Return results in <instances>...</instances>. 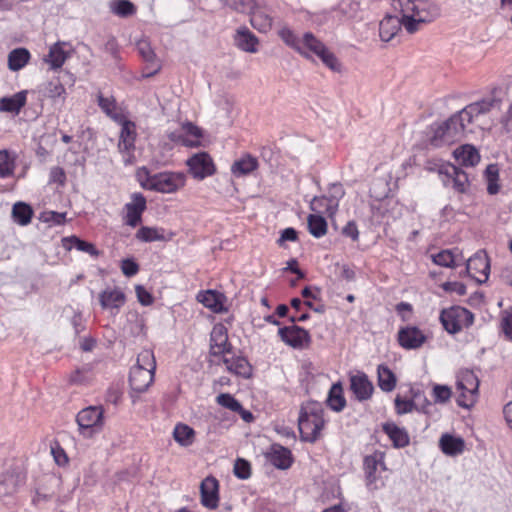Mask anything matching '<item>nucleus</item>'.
<instances>
[{
  "instance_id": "33",
  "label": "nucleus",
  "mask_w": 512,
  "mask_h": 512,
  "mask_svg": "<svg viewBox=\"0 0 512 512\" xmlns=\"http://www.w3.org/2000/svg\"><path fill=\"white\" fill-rule=\"evenodd\" d=\"M453 155L461 166L474 167L480 162V154L478 150L470 144L458 147L453 152Z\"/></svg>"
},
{
  "instance_id": "7",
  "label": "nucleus",
  "mask_w": 512,
  "mask_h": 512,
  "mask_svg": "<svg viewBox=\"0 0 512 512\" xmlns=\"http://www.w3.org/2000/svg\"><path fill=\"white\" fill-rule=\"evenodd\" d=\"M363 471L365 483L369 490H378L384 487L385 482L381 473L387 471L385 453L380 450H375L373 453L364 456Z\"/></svg>"
},
{
  "instance_id": "52",
  "label": "nucleus",
  "mask_w": 512,
  "mask_h": 512,
  "mask_svg": "<svg viewBox=\"0 0 512 512\" xmlns=\"http://www.w3.org/2000/svg\"><path fill=\"white\" fill-rule=\"evenodd\" d=\"M498 102L495 99H486L475 104L467 106L465 109H472L468 111L470 120L473 122L480 114L490 111Z\"/></svg>"
},
{
  "instance_id": "6",
  "label": "nucleus",
  "mask_w": 512,
  "mask_h": 512,
  "mask_svg": "<svg viewBox=\"0 0 512 512\" xmlns=\"http://www.w3.org/2000/svg\"><path fill=\"white\" fill-rule=\"evenodd\" d=\"M79 434L84 438H91L99 433L105 423L104 408L101 405L88 406L81 409L76 415Z\"/></svg>"
},
{
  "instance_id": "57",
  "label": "nucleus",
  "mask_w": 512,
  "mask_h": 512,
  "mask_svg": "<svg viewBox=\"0 0 512 512\" xmlns=\"http://www.w3.org/2000/svg\"><path fill=\"white\" fill-rule=\"evenodd\" d=\"M432 261L443 267L453 268L455 266V257L450 250H441L437 254L432 255Z\"/></svg>"
},
{
  "instance_id": "16",
  "label": "nucleus",
  "mask_w": 512,
  "mask_h": 512,
  "mask_svg": "<svg viewBox=\"0 0 512 512\" xmlns=\"http://www.w3.org/2000/svg\"><path fill=\"white\" fill-rule=\"evenodd\" d=\"M468 275L478 284L485 283L490 275V260L484 250L477 251L466 263Z\"/></svg>"
},
{
  "instance_id": "54",
  "label": "nucleus",
  "mask_w": 512,
  "mask_h": 512,
  "mask_svg": "<svg viewBox=\"0 0 512 512\" xmlns=\"http://www.w3.org/2000/svg\"><path fill=\"white\" fill-rule=\"evenodd\" d=\"M317 57L322 61V63L334 72H341L342 65L336 55L326 46L321 51Z\"/></svg>"
},
{
  "instance_id": "8",
  "label": "nucleus",
  "mask_w": 512,
  "mask_h": 512,
  "mask_svg": "<svg viewBox=\"0 0 512 512\" xmlns=\"http://www.w3.org/2000/svg\"><path fill=\"white\" fill-rule=\"evenodd\" d=\"M456 391L459 406L469 408L476 403L479 395V379L472 370L463 369L458 372Z\"/></svg>"
},
{
  "instance_id": "35",
  "label": "nucleus",
  "mask_w": 512,
  "mask_h": 512,
  "mask_svg": "<svg viewBox=\"0 0 512 512\" xmlns=\"http://www.w3.org/2000/svg\"><path fill=\"white\" fill-rule=\"evenodd\" d=\"M377 385L385 393L392 392L397 386L396 374L386 365L380 364L377 366Z\"/></svg>"
},
{
  "instance_id": "49",
  "label": "nucleus",
  "mask_w": 512,
  "mask_h": 512,
  "mask_svg": "<svg viewBox=\"0 0 512 512\" xmlns=\"http://www.w3.org/2000/svg\"><path fill=\"white\" fill-rule=\"evenodd\" d=\"M302 297L305 299L304 304L315 312L322 313L324 312V305H314L312 300L320 301L321 290L318 287H310L306 286L302 289L301 292Z\"/></svg>"
},
{
  "instance_id": "4",
  "label": "nucleus",
  "mask_w": 512,
  "mask_h": 512,
  "mask_svg": "<svg viewBox=\"0 0 512 512\" xmlns=\"http://www.w3.org/2000/svg\"><path fill=\"white\" fill-rule=\"evenodd\" d=\"M138 177L144 189L163 194L176 193L183 189L187 182V176L184 172L164 171L150 174L145 167L138 171Z\"/></svg>"
},
{
  "instance_id": "11",
  "label": "nucleus",
  "mask_w": 512,
  "mask_h": 512,
  "mask_svg": "<svg viewBox=\"0 0 512 512\" xmlns=\"http://www.w3.org/2000/svg\"><path fill=\"white\" fill-rule=\"evenodd\" d=\"M121 126L118 141V150L122 154L126 165L133 164L135 161V142L137 138L136 124L128 118L118 123Z\"/></svg>"
},
{
  "instance_id": "38",
  "label": "nucleus",
  "mask_w": 512,
  "mask_h": 512,
  "mask_svg": "<svg viewBox=\"0 0 512 512\" xmlns=\"http://www.w3.org/2000/svg\"><path fill=\"white\" fill-rule=\"evenodd\" d=\"M326 404L331 410L335 412H341L345 409L347 401L344 396V390L341 382L332 384L328 392Z\"/></svg>"
},
{
  "instance_id": "48",
  "label": "nucleus",
  "mask_w": 512,
  "mask_h": 512,
  "mask_svg": "<svg viewBox=\"0 0 512 512\" xmlns=\"http://www.w3.org/2000/svg\"><path fill=\"white\" fill-rule=\"evenodd\" d=\"M137 240L141 242L164 241V229L157 227L142 226L135 234Z\"/></svg>"
},
{
  "instance_id": "2",
  "label": "nucleus",
  "mask_w": 512,
  "mask_h": 512,
  "mask_svg": "<svg viewBox=\"0 0 512 512\" xmlns=\"http://www.w3.org/2000/svg\"><path fill=\"white\" fill-rule=\"evenodd\" d=\"M471 109H463L452 115L446 121L432 127L433 134L430 137V144L434 147L443 145H451L462 140L468 132H472L468 111Z\"/></svg>"
},
{
  "instance_id": "61",
  "label": "nucleus",
  "mask_w": 512,
  "mask_h": 512,
  "mask_svg": "<svg viewBox=\"0 0 512 512\" xmlns=\"http://www.w3.org/2000/svg\"><path fill=\"white\" fill-rule=\"evenodd\" d=\"M501 330L508 340L512 341V308L501 314Z\"/></svg>"
},
{
  "instance_id": "26",
  "label": "nucleus",
  "mask_w": 512,
  "mask_h": 512,
  "mask_svg": "<svg viewBox=\"0 0 512 512\" xmlns=\"http://www.w3.org/2000/svg\"><path fill=\"white\" fill-rule=\"evenodd\" d=\"M126 302V295L121 288H106L99 294L102 309L119 310Z\"/></svg>"
},
{
  "instance_id": "36",
  "label": "nucleus",
  "mask_w": 512,
  "mask_h": 512,
  "mask_svg": "<svg viewBox=\"0 0 512 512\" xmlns=\"http://www.w3.org/2000/svg\"><path fill=\"white\" fill-rule=\"evenodd\" d=\"M65 45L64 42H57L50 47L49 53L44 58V61L49 64L50 69H60L68 59L69 53L65 51Z\"/></svg>"
},
{
  "instance_id": "63",
  "label": "nucleus",
  "mask_w": 512,
  "mask_h": 512,
  "mask_svg": "<svg viewBox=\"0 0 512 512\" xmlns=\"http://www.w3.org/2000/svg\"><path fill=\"white\" fill-rule=\"evenodd\" d=\"M121 271L126 277H133L139 272V264L132 258L121 261Z\"/></svg>"
},
{
  "instance_id": "27",
  "label": "nucleus",
  "mask_w": 512,
  "mask_h": 512,
  "mask_svg": "<svg viewBox=\"0 0 512 512\" xmlns=\"http://www.w3.org/2000/svg\"><path fill=\"white\" fill-rule=\"evenodd\" d=\"M382 431L391 440L394 448H404L409 445L410 437L405 428L399 427L394 422H386L382 425Z\"/></svg>"
},
{
  "instance_id": "64",
  "label": "nucleus",
  "mask_w": 512,
  "mask_h": 512,
  "mask_svg": "<svg viewBox=\"0 0 512 512\" xmlns=\"http://www.w3.org/2000/svg\"><path fill=\"white\" fill-rule=\"evenodd\" d=\"M441 288L447 293H455L458 296H464L467 293L466 285L458 281L445 282L441 285Z\"/></svg>"
},
{
  "instance_id": "10",
  "label": "nucleus",
  "mask_w": 512,
  "mask_h": 512,
  "mask_svg": "<svg viewBox=\"0 0 512 512\" xmlns=\"http://www.w3.org/2000/svg\"><path fill=\"white\" fill-rule=\"evenodd\" d=\"M437 171L444 186H451L459 194L468 192L470 181L467 173L461 168L452 163H443L439 165Z\"/></svg>"
},
{
  "instance_id": "12",
  "label": "nucleus",
  "mask_w": 512,
  "mask_h": 512,
  "mask_svg": "<svg viewBox=\"0 0 512 512\" xmlns=\"http://www.w3.org/2000/svg\"><path fill=\"white\" fill-rule=\"evenodd\" d=\"M334 190L330 196H316L313 198L310 204V209L318 215H327L333 217L339 206V200L344 195V191L340 184H333L331 186Z\"/></svg>"
},
{
  "instance_id": "45",
  "label": "nucleus",
  "mask_w": 512,
  "mask_h": 512,
  "mask_svg": "<svg viewBox=\"0 0 512 512\" xmlns=\"http://www.w3.org/2000/svg\"><path fill=\"white\" fill-rule=\"evenodd\" d=\"M250 23L260 33H267L272 29L273 18L265 11L257 10L252 13Z\"/></svg>"
},
{
  "instance_id": "55",
  "label": "nucleus",
  "mask_w": 512,
  "mask_h": 512,
  "mask_svg": "<svg viewBox=\"0 0 512 512\" xmlns=\"http://www.w3.org/2000/svg\"><path fill=\"white\" fill-rule=\"evenodd\" d=\"M15 169L14 159L7 150L0 151V178L12 176Z\"/></svg>"
},
{
  "instance_id": "21",
  "label": "nucleus",
  "mask_w": 512,
  "mask_h": 512,
  "mask_svg": "<svg viewBox=\"0 0 512 512\" xmlns=\"http://www.w3.org/2000/svg\"><path fill=\"white\" fill-rule=\"evenodd\" d=\"M146 208V198L141 193L134 194L132 196V201L125 204V224L132 228L138 226L142 222V215Z\"/></svg>"
},
{
  "instance_id": "14",
  "label": "nucleus",
  "mask_w": 512,
  "mask_h": 512,
  "mask_svg": "<svg viewBox=\"0 0 512 512\" xmlns=\"http://www.w3.org/2000/svg\"><path fill=\"white\" fill-rule=\"evenodd\" d=\"M186 165L191 176L196 180H203L216 173V166L207 152H199L187 159Z\"/></svg>"
},
{
  "instance_id": "51",
  "label": "nucleus",
  "mask_w": 512,
  "mask_h": 512,
  "mask_svg": "<svg viewBox=\"0 0 512 512\" xmlns=\"http://www.w3.org/2000/svg\"><path fill=\"white\" fill-rule=\"evenodd\" d=\"M301 46L307 53L310 52L316 56L326 48V45L311 32L304 33Z\"/></svg>"
},
{
  "instance_id": "32",
  "label": "nucleus",
  "mask_w": 512,
  "mask_h": 512,
  "mask_svg": "<svg viewBox=\"0 0 512 512\" xmlns=\"http://www.w3.org/2000/svg\"><path fill=\"white\" fill-rule=\"evenodd\" d=\"M27 94V90H22L12 96L0 98V112L19 114L27 103Z\"/></svg>"
},
{
  "instance_id": "25",
  "label": "nucleus",
  "mask_w": 512,
  "mask_h": 512,
  "mask_svg": "<svg viewBox=\"0 0 512 512\" xmlns=\"http://www.w3.org/2000/svg\"><path fill=\"white\" fill-rule=\"evenodd\" d=\"M222 362L230 373L244 378H249L252 375V366L243 356L235 355L232 352V354L224 356Z\"/></svg>"
},
{
  "instance_id": "19",
  "label": "nucleus",
  "mask_w": 512,
  "mask_h": 512,
  "mask_svg": "<svg viewBox=\"0 0 512 512\" xmlns=\"http://www.w3.org/2000/svg\"><path fill=\"white\" fill-rule=\"evenodd\" d=\"M209 353L214 357H224L232 354V345L228 340V331L222 324L213 327L210 335Z\"/></svg>"
},
{
  "instance_id": "56",
  "label": "nucleus",
  "mask_w": 512,
  "mask_h": 512,
  "mask_svg": "<svg viewBox=\"0 0 512 512\" xmlns=\"http://www.w3.org/2000/svg\"><path fill=\"white\" fill-rule=\"evenodd\" d=\"M46 96L51 99L62 98L65 100L66 89L59 79L51 80L45 84Z\"/></svg>"
},
{
  "instance_id": "62",
  "label": "nucleus",
  "mask_w": 512,
  "mask_h": 512,
  "mask_svg": "<svg viewBox=\"0 0 512 512\" xmlns=\"http://www.w3.org/2000/svg\"><path fill=\"white\" fill-rule=\"evenodd\" d=\"M123 392L119 386H110L105 393V402L117 406L122 400Z\"/></svg>"
},
{
  "instance_id": "15",
  "label": "nucleus",
  "mask_w": 512,
  "mask_h": 512,
  "mask_svg": "<svg viewBox=\"0 0 512 512\" xmlns=\"http://www.w3.org/2000/svg\"><path fill=\"white\" fill-rule=\"evenodd\" d=\"M202 137V130L192 122L182 123L180 130L168 134L170 141L190 148L201 146Z\"/></svg>"
},
{
  "instance_id": "50",
  "label": "nucleus",
  "mask_w": 512,
  "mask_h": 512,
  "mask_svg": "<svg viewBox=\"0 0 512 512\" xmlns=\"http://www.w3.org/2000/svg\"><path fill=\"white\" fill-rule=\"evenodd\" d=\"M484 177L487 183V192L495 195L500 190L499 185V168L496 164H490L486 167Z\"/></svg>"
},
{
  "instance_id": "58",
  "label": "nucleus",
  "mask_w": 512,
  "mask_h": 512,
  "mask_svg": "<svg viewBox=\"0 0 512 512\" xmlns=\"http://www.w3.org/2000/svg\"><path fill=\"white\" fill-rule=\"evenodd\" d=\"M216 401L222 407L227 408L233 412L241 410V403L229 393L219 394L216 398Z\"/></svg>"
},
{
  "instance_id": "43",
  "label": "nucleus",
  "mask_w": 512,
  "mask_h": 512,
  "mask_svg": "<svg viewBox=\"0 0 512 512\" xmlns=\"http://www.w3.org/2000/svg\"><path fill=\"white\" fill-rule=\"evenodd\" d=\"M197 299L205 307L211 309L213 312H221L223 310V302L221 300V294L213 290H207L200 292L197 295Z\"/></svg>"
},
{
  "instance_id": "1",
  "label": "nucleus",
  "mask_w": 512,
  "mask_h": 512,
  "mask_svg": "<svg viewBox=\"0 0 512 512\" xmlns=\"http://www.w3.org/2000/svg\"><path fill=\"white\" fill-rule=\"evenodd\" d=\"M392 6L399 13L402 25L410 34L440 16V8L427 0H393Z\"/></svg>"
},
{
  "instance_id": "47",
  "label": "nucleus",
  "mask_w": 512,
  "mask_h": 512,
  "mask_svg": "<svg viewBox=\"0 0 512 512\" xmlns=\"http://www.w3.org/2000/svg\"><path fill=\"white\" fill-rule=\"evenodd\" d=\"M95 380V373L90 366H83L73 371L69 383L73 385H88Z\"/></svg>"
},
{
  "instance_id": "23",
  "label": "nucleus",
  "mask_w": 512,
  "mask_h": 512,
  "mask_svg": "<svg viewBox=\"0 0 512 512\" xmlns=\"http://www.w3.org/2000/svg\"><path fill=\"white\" fill-rule=\"evenodd\" d=\"M266 458L273 466L281 470L290 468L293 463L291 451L280 444H273L267 452Z\"/></svg>"
},
{
  "instance_id": "44",
  "label": "nucleus",
  "mask_w": 512,
  "mask_h": 512,
  "mask_svg": "<svg viewBox=\"0 0 512 512\" xmlns=\"http://www.w3.org/2000/svg\"><path fill=\"white\" fill-rule=\"evenodd\" d=\"M30 59V53L25 48H16L8 55V67L11 71H18L25 67Z\"/></svg>"
},
{
  "instance_id": "22",
  "label": "nucleus",
  "mask_w": 512,
  "mask_h": 512,
  "mask_svg": "<svg viewBox=\"0 0 512 512\" xmlns=\"http://www.w3.org/2000/svg\"><path fill=\"white\" fill-rule=\"evenodd\" d=\"M409 396L402 397L397 395L394 399V408L397 415L411 413L416 409V401L424 396L423 391L415 386H410Z\"/></svg>"
},
{
  "instance_id": "13",
  "label": "nucleus",
  "mask_w": 512,
  "mask_h": 512,
  "mask_svg": "<svg viewBox=\"0 0 512 512\" xmlns=\"http://www.w3.org/2000/svg\"><path fill=\"white\" fill-rule=\"evenodd\" d=\"M349 390L359 402H366L372 399L375 392L373 382L363 371L351 372L348 375Z\"/></svg>"
},
{
  "instance_id": "53",
  "label": "nucleus",
  "mask_w": 512,
  "mask_h": 512,
  "mask_svg": "<svg viewBox=\"0 0 512 512\" xmlns=\"http://www.w3.org/2000/svg\"><path fill=\"white\" fill-rule=\"evenodd\" d=\"M111 11L117 16L128 17L136 13V7L129 0H116L111 4Z\"/></svg>"
},
{
  "instance_id": "20",
  "label": "nucleus",
  "mask_w": 512,
  "mask_h": 512,
  "mask_svg": "<svg viewBox=\"0 0 512 512\" xmlns=\"http://www.w3.org/2000/svg\"><path fill=\"white\" fill-rule=\"evenodd\" d=\"M219 481L214 476H207L200 484V502L203 507L215 510L219 506Z\"/></svg>"
},
{
  "instance_id": "46",
  "label": "nucleus",
  "mask_w": 512,
  "mask_h": 512,
  "mask_svg": "<svg viewBox=\"0 0 512 512\" xmlns=\"http://www.w3.org/2000/svg\"><path fill=\"white\" fill-rule=\"evenodd\" d=\"M278 35L286 45L293 48L295 51H297L303 57H305L307 59L309 58L308 53L305 50H303V48L301 46L302 39H299L290 28H288V27L281 28L278 31Z\"/></svg>"
},
{
  "instance_id": "30",
  "label": "nucleus",
  "mask_w": 512,
  "mask_h": 512,
  "mask_svg": "<svg viewBox=\"0 0 512 512\" xmlns=\"http://www.w3.org/2000/svg\"><path fill=\"white\" fill-rule=\"evenodd\" d=\"M259 168V161L258 159L249 154L246 153L242 155L239 159L234 161V163L231 166V173L235 177H243L246 175L251 174L252 172L256 171Z\"/></svg>"
},
{
  "instance_id": "18",
  "label": "nucleus",
  "mask_w": 512,
  "mask_h": 512,
  "mask_svg": "<svg viewBox=\"0 0 512 512\" xmlns=\"http://www.w3.org/2000/svg\"><path fill=\"white\" fill-rule=\"evenodd\" d=\"M278 335L285 344L295 349L306 348L311 343L309 332L297 325L279 328Z\"/></svg>"
},
{
  "instance_id": "41",
  "label": "nucleus",
  "mask_w": 512,
  "mask_h": 512,
  "mask_svg": "<svg viewBox=\"0 0 512 512\" xmlns=\"http://www.w3.org/2000/svg\"><path fill=\"white\" fill-rule=\"evenodd\" d=\"M307 227L309 233L315 238H321L328 232V224L322 215L309 214L307 217Z\"/></svg>"
},
{
  "instance_id": "9",
  "label": "nucleus",
  "mask_w": 512,
  "mask_h": 512,
  "mask_svg": "<svg viewBox=\"0 0 512 512\" xmlns=\"http://www.w3.org/2000/svg\"><path fill=\"white\" fill-rule=\"evenodd\" d=\"M439 319L443 328L449 334H456L462 329L472 325L474 315L470 310L464 307L452 306L442 309Z\"/></svg>"
},
{
  "instance_id": "24",
  "label": "nucleus",
  "mask_w": 512,
  "mask_h": 512,
  "mask_svg": "<svg viewBox=\"0 0 512 512\" xmlns=\"http://www.w3.org/2000/svg\"><path fill=\"white\" fill-rule=\"evenodd\" d=\"M97 103L103 113L106 114L115 123H121L127 119V115L122 107H120L113 96L105 97L99 93Z\"/></svg>"
},
{
  "instance_id": "37",
  "label": "nucleus",
  "mask_w": 512,
  "mask_h": 512,
  "mask_svg": "<svg viewBox=\"0 0 512 512\" xmlns=\"http://www.w3.org/2000/svg\"><path fill=\"white\" fill-rule=\"evenodd\" d=\"M402 25V20L397 16H386L380 21L379 36L382 41L388 42L394 38Z\"/></svg>"
},
{
  "instance_id": "60",
  "label": "nucleus",
  "mask_w": 512,
  "mask_h": 512,
  "mask_svg": "<svg viewBox=\"0 0 512 512\" xmlns=\"http://www.w3.org/2000/svg\"><path fill=\"white\" fill-rule=\"evenodd\" d=\"M234 474L239 479H248L251 476L250 463L242 458H238L234 464Z\"/></svg>"
},
{
  "instance_id": "31",
  "label": "nucleus",
  "mask_w": 512,
  "mask_h": 512,
  "mask_svg": "<svg viewBox=\"0 0 512 512\" xmlns=\"http://www.w3.org/2000/svg\"><path fill=\"white\" fill-rule=\"evenodd\" d=\"M234 40L236 46L242 51L248 53H256L258 51L259 39L247 27L239 28L236 31Z\"/></svg>"
},
{
  "instance_id": "42",
  "label": "nucleus",
  "mask_w": 512,
  "mask_h": 512,
  "mask_svg": "<svg viewBox=\"0 0 512 512\" xmlns=\"http://www.w3.org/2000/svg\"><path fill=\"white\" fill-rule=\"evenodd\" d=\"M33 214L32 207L24 202H17L13 205L12 218L21 226L28 225L32 220Z\"/></svg>"
},
{
  "instance_id": "40",
  "label": "nucleus",
  "mask_w": 512,
  "mask_h": 512,
  "mask_svg": "<svg viewBox=\"0 0 512 512\" xmlns=\"http://www.w3.org/2000/svg\"><path fill=\"white\" fill-rule=\"evenodd\" d=\"M173 439L182 447L191 446L196 439L195 430L189 425L179 422L173 429Z\"/></svg>"
},
{
  "instance_id": "39",
  "label": "nucleus",
  "mask_w": 512,
  "mask_h": 512,
  "mask_svg": "<svg viewBox=\"0 0 512 512\" xmlns=\"http://www.w3.org/2000/svg\"><path fill=\"white\" fill-rule=\"evenodd\" d=\"M62 246L65 250L70 251L73 248H76L79 251L88 253L93 257H98L100 255V251L95 247L94 244L81 240L77 236H69L64 237L62 239Z\"/></svg>"
},
{
  "instance_id": "17",
  "label": "nucleus",
  "mask_w": 512,
  "mask_h": 512,
  "mask_svg": "<svg viewBox=\"0 0 512 512\" xmlns=\"http://www.w3.org/2000/svg\"><path fill=\"white\" fill-rule=\"evenodd\" d=\"M427 339L425 332L413 325L401 327L397 333L398 344L406 350L421 348Z\"/></svg>"
},
{
  "instance_id": "3",
  "label": "nucleus",
  "mask_w": 512,
  "mask_h": 512,
  "mask_svg": "<svg viewBox=\"0 0 512 512\" xmlns=\"http://www.w3.org/2000/svg\"><path fill=\"white\" fill-rule=\"evenodd\" d=\"M324 408L320 402L307 401L300 407L298 427L300 438L304 442L314 443L325 427Z\"/></svg>"
},
{
  "instance_id": "59",
  "label": "nucleus",
  "mask_w": 512,
  "mask_h": 512,
  "mask_svg": "<svg viewBox=\"0 0 512 512\" xmlns=\"http://www.w3.org/2000/svg\"><path fill=\"white\" fill-rule=\"evenodd\" d=\"M452 391L446 385H435L432 390V397L436 403H446L451 398Z\"/></svg>"
},
{
  "instance_id": "28",
  "label": "nucleus",
  "mask_w": 512,
  "mask_h": 512,
  "mask_svg": "<svg viewBox=\"0 0 512 512\" xmlns=\"http://www.w3.org/2000/svg\"><path fill=\"white\" fill-rule=\"evenodd\" d=\"M23 482L21 473L8 470L0 475V498L13 495Z\"/></svg>"
},
{
  "instance_id": "29",
  "label": "nucleus",
  "mask_w": 512,
  "mask_h": 512,
  "mask_svg": "<svg viewBox=\"0 0 512 512\" xmlns=\"http://www.w3.org/2000/svg\"><path fill=\"white\" fill-rule=\"evenodd\" d=\"M137 49L145 63H150L153 66L152 71L145 72L144 77H153L160 72L162 65L157 59V56L151 47V44L146 39H141L137 42Z\"/></svg>"
},
{
  "instance_id": "34",
  "label": "nucleus",
  "mask_w": 512,
  "mask_h": 512,
  "mask_svg": "<svg viewBox=\"0 0 512 512\" xmlns=\"http://www.w3.org/2000/svg\"><path fill=\"white\" fill-rule=\"evenodd\" d=\"M439 447L447 456H457L464 452L465 442L461 437L445 433L440 437Z\"/></svg>"
},
{
  "instance_id": "5",
  "label": "nucleus",
  "mask_w": 512,
  "mask_h": 512,
  "mask_svg": "<svg viewBox=\"0 0 512 512\" xmlns=\"http://www.w3.org/2000/svg\"><path fill=\"white\" fill-rule=\"evenodd\" d=\"M156 360L151 349H143L137 356L136 364L130 369L129 385L132 393H143L154 382Z\"/></svg>"
}]
</instances>
